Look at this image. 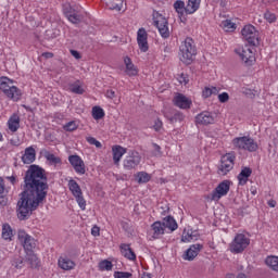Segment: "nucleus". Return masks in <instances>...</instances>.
<instances>
[{
    "mask_svg": "<svg viewBox=\"0 0 278 278\" xmlns=\"http://www.w3.org/2000/svg\"><path fill=\"white\" fill-rule=\"evenodd\" d=\"M124 64L126 66L125 74L128 75V77H137L138 67L134 64V62H131V58L125 56Z\"/></svg>",
    "mask_w": 278,
    "mask_h": 278,
    "instance_id": "6ab92c4d",
    "label": "nucleus"
},
{
    "mask_svg": "<svg viewBox=\"0 0 278 278\" xmlns=\"http://www.w3.org/2000/svg\"><path fill=\"white\" fill-rule=\"evenodd\" d=\"M151 230H152V240H160V238L164 236L166 228L164 227L162 222L157 220L151 225Z\"/></svg>",
    "mask_w": 278,
    "mask_h": 278,
    "instance_id": "dca6fc26",
    "label": "nucleus"
},
{
    "mask_svg": "<svg viewBox=\"0 0 278 278\" xmlns=\"http://www.w3.org/2000/svg\"><path fill=\"white\" fill-rule=\"evenodd\" d=\"M218 93V88L212 87L211 88V94H217Z\"/></svg>",
    "mask_w": 278,
    "mask_h": 278,
    "instance_id": "0e129e2a",
    "label": "nucleus"
},
{
    "mask_svg": "<svg viewBox=\"0 0 278 278\" xmlns=\"http://www.w3.org/2000/svg\"><path fill=\"white\" fill-rule=\"evenodd\" d=\"M70 90L74 94H84V88H81V86H79L78 81L70 85Z\"/></svg>",
    "mask_w": 278,
    "mask_h": 278,
    "instance_id": "a19ab883",
    "label": "nucleus"
},
{
    "mask_svg": "<svg viewBox=\"0 0 278 278\" xmlns=\"http://www.w3.org/2000/svg\"><path fill=\"white\" fill-rule=\"evenodd\" d=\"M7 179L14 186L16 184V176H8Z\"/></svg>",
    "mask_w": 278,
    "mask_h": 278,
    "instance_id": "680f3d73",
    "label": "nucleus"
},
{
    "mask_svg": "<svg viewBox=\"0 0 278 278\" xmlns=\"http://www.w3.org/2000/svg\"><path fill=\"white\" fill-rule=\"evenodd\" d=\"M153 21L155 27H157L162 38H168L170 36V30H168V21L160 12H153Z\"/></svg>",
    "mask_w": 278,
    "mask_h": 278,
    "instance_id": "0eeeda50",
    "label": "nucleus"
},
{
    "mask_svg": "<svg viewBox=\"0 0 278 278\" xmlns=\"http://www.w3.org/2000/svg\"><path fill=\"white\" fill-rule=\"evenodd\" d=\"M45 157L48 162H50V164H62V159H60L59 156H55V154H52L51 152H46L45 153Z\"/></svg>",
    "mask_w": 278,
    "mask_h": 278,
    "instance_id": "e433bc0d",
    "label": "nucleus"
},
{
    "mask_svg": "<svg viewBox=\"0 0 278 278\" xmlns=\"http://www.w3.org/2000/svg\"><path fill=\"white\" fill-rule=\"evenodd\" d=\"M12 227L9 224L2 226V238L3 240H12Z\"/></svg>",
    "mask_w": 278,
    "mask_h": 278,
    "instance_id": "c9c22d12",
    "label": "nucleus"
},
{
    "mask_svg": "<svg viewBox=\"0 0 278 278\" xmlns=\"http://www.w3.org/2000/svg\"><path fill=\"white\" fill-rule=\"evenodd\" d=\"M241 35L243 40H247L252 47L260 45V35L253 25H245L241 30Z\"/></svg>",
    "mask_w": 278,
    "mask_h": 278,
    "instance_id": "6e6552de",
    "label": "nucleus"
},
{
    "mask_svg": "<svg viewBox=\"0 0 278 278\" xmlns=\"http://www.w3.org/2000/svg\"><path fill=\"white\" fill-rule=\"evenodd\" d=\"M141 160L142 156H140L138 151H130L124 160V168H126V170H134V168L140 165Z\"/></svg>",
    "mask_w": 278,
    "mask_h": 278,
    "instance_id": "9b49d317",
    "label": "nucleus"
},
{
    "mask_svg": "<svg viewBox=\"0 0 278 278\" xmlns=\"http://www.w3.org/2000/svg\"><path fill=\"white\" fill-rule=\"evenodd\" d=\"M141 278H151V274L144 273Z\"/></svg>",
    "mask_w": 278,
    "mask_h": 278,
    "instance_id": "69168bd1",
    "label": "nucleus"
},
{
    "mask_svg": "<svg viewBox=\"0 0 278 278\" xmlns=\"http://www.w3.org/2000/svg\"><path fill=\"white\" fill-rule=\"evenodd\" d=\"M112 267H113L112 263L108 260H104L99 263L100 270H112Z\"/></svg>",
    "mask_w": 278,
    "mask_h": 278,
    "instance_id": "37998d69",
    "label": "nucleus"
},
{
    "mask_svg": "<svg viewBox=\"0 0 278 278\" xmlns=\"http://www.w3.org/2000/svg\"><path fill=\"white\" fill-rule=\"evenodd\" d=\"M199 240V232L197 231H184L181 242H197Z\"/></svg>",
    "mask_w": 278,
    "mask_h": 278,
    "instance_id": "c756f323",
    "label": "nucleus"
},
{
    "mask_svg": "<svg viewBox=\"0 0 278 278\" xmlns=\"http://www.w3.org/2000/svg\"><path fill=\"white\" fill-rule=\"evenodd\" d=\"M58 266L62 270H73L75 268L76 264H75V261H73L68 257L60 256L58 260Z\"/></svg>",
    "mask_w": 278,
    "mask_h": 278,
    "instance_id": "412c9836",
    "label": "nucleus"
},
{
    "mask_svg": "<svg viewBox=\"0 0 278 278\" xmlns=\"http://www.w3.org/2000/svg\"><path fill=\"white\" fill-rule=\"evenodd\" d=\"M80 210H86V199H84V193L75 197Z\"/></svg>",
    "mask_w": 278,
    "mask_h": 278,
    "instance_id": "49530a36",
    "label": "nucleus"
},
{
    "mask_svg": "<svg viewBox=\"0 0 278 278\" xmlns=\"http://www.w3.org/2000/svg\"><path fill=\"white\" fill-rule=\"evenodd\" d=\"M162 224H163V227H165V229H169V231H175L177 230V227H178L177 222L173 216L165 217Z\"/></svg>",
    "mask_w": 278,
    "mask_h": 278,
    "instance_id": "cd10ccee",
    "label": "nucleus"
},
{
    "mask_svg": "<svg viewBox=\"0 0 278 278\" xmlns=\"http://www.w3.org/2000/svg\"><path fill=\"white\" fill-rule=\"evenodd\" d=\"M101 229L99 228V226H93L91 229V235H93L94 237L100 235Z\"/></svg>",
    "mask_w": 278,
    "mask_h": 278,
    "instance_id": "4d7b16f0",
    "label": "nucleus"
},
{
    "mask_svg": "<svg viewBox=\"0 0 278 278\" xmlns=\"http://www.w3.org/2000/svg\"><path fill=\"white\" fill-rule=\"evenodd\" d=\"M222 27L226 31H236V23L231 22V20L223 21Z\"/></svg>",
    "mask_w": 278,
    "mask_h": 278,
    "instance_id": "ea45409f",
    "label": "nucleus"
},
{
    "mask_svg": "<svg viewBox=\"0 0 278 278\" xmlns=\"http://www.w3.org/2000/svg\"><path fill=\"white\" fill-rule=\"evenodd\" d=\"M201 5V0H188L186 5V14H194Z\"/></svg>",
    "mask_w": 278,
    "mask_h": 278,
    "instance_id": "c85d7f7f",
    "label": "nucleus"
},
{
    "mask_svg": "<svg viewBox=\"0 0 278 278\" xmlns=\"http://www.w3.org/2000/svg\"><path fill=\"white\" fill-rule=\"evenodd\" d=\"M65 16L70 23H73L74 25H78V23L81 21V15L73 13V11H66Z\"/></svg>",
    "mask_w": 278,
    "mask_h": 278,
    "instance_id": "72a5a7b5",
    "label": "nucleus"
},
{
    "mask_svg": "<svg viewBox=\"0 0 278 278\" xmlns=\"http://www.w3.org/2000/svg\"><path fill=\"white\" fill-rule=\"evenodd\" d=\"M264 18L266 20L267 23H275L277 21V16L270 11H266L264 13Z\"/></svg>",
    "mask_w": 278,
    "mask_h": 278,
    "instance_id": "c03bdc74",
    "label": "nucleus"
},
{
    "mask_svg": "<svg viewBox=\"0 0 278 278\" xmlns=\"http://www.w3.org/2000/svg\"><path fill=\"white\" fill-rule=\"evenodd\" d=\"M174 10H176L179 16H184V12H186V3L181 0H177L174 3Z\"/></svg>",
    "mask_w": 278,
    "mask_h": 278,
    "instance_id": "4c0bfd02",
    "label": "nucleus"
},
{
    "mask_svg": "<svg viewBox=\"0 0 278 278\" xmlns=\"http://www.w3.org/2000/svg\"><path fill=\"white\" fill-rule=\"evenodd\" d=\"M71 54H72L73 58H75L76 60H81V54H79V51H77V50H71Z\"/></svg>",
    "mask_w": 278,
    "mask_h": 278,
    "instance_id": "13d9d810",
    "label": "nucleus"
},
{
    "mask_svg": "<svg viewBox=\"0 0 278 278\" xmlns=\"http://www.w3.org/2000/svg\"><path fill=\"white\" fill-rule=\"evenodd\" d=\"M114 277L115 278H131L132 274L129 271H115Z\"/></svg>",
    "mask_w": 278,
    "mask_h": 278,
    "instance_id": "09e8293b",
    "label": "nucleus"
},
{
    "mask_svg": "<svg viewBox=\"0 0 278 278\" xmlns=\"http://www.w3.org/2000/svg\"><path fill=\"white\" fill-rule=\"evenodd\" d=\"M185 118H186V116L184 115V113H181V112H176V113L174 114V116H172V117L169 118V122H170V123H181Z\"/></svg>",
    "mask_w": 278,
    "mask_h": 278,
    "instance_id": "79ce46f5",
    "label": "nucleus"
},
{
    "mask_svg": "<svg viewBox=\"0 0 278 278\" xmlns=\"http://www.w3.org/2000/svg\"><path fill=\"white\" fill-rule=\"evenodd\" d=\"M46 58H53V53H45Z\"/></svg>",
    "mask_w": 278,
    "mask_h": 278,
    "instance_id": "774afa93",
    "label": "nucleus"
},
{
    "mask_svg": "<svg viewBox=\"0 0 278 278\" xmlns=\"http://www.w3.org/2000/svg\"><path fill=\"white\" fill-rule=\"evenodd\" d=\"M231 186V181L224 180L222 181L215 190L211 193L212 201H219L222 197H226L228 194Z\"/></svg>",
    "mask_w": 278,
    "mask_h": 278,
    "instance_id": "f8f14e48",
    "label": "nucleus"
},
{
    "mask_svg": "<svg viewBox=\"0 0 278 278\" xmlns=\"http://www.w3.org/2000/svg\"><path fill=\"white\" fill-rule=\"evenodd\" d=\"M23 164H34L36 162V149L34 147H28L24 150L22 155Z\"/></svg>",
    "mask_w": 278,
    "mask_h": 278,
    "instance_id": "a211bd4d",
    "label": "nucleus"
},
{
    "mask_svg": "<svg viewBox=\"0 0 278 278\" xmlns=\"http://www.w3.org/2000/svg\"><path fill=\"white\" fill-rule=\"evenodd\" d=\"M265 264L271 268V270H275L278 273V256H268L265 260Z\"/></svg>",
    "mask_w": 278,
    "mask_h": 278,
    "instance_id": "473e14b6",
    "label": "nucleus"
},
{
    "mask_svg": "<svg viewBox=\"0 0 278 278\" xmlns=\"http://www.w3.org/2000/svg\"><path fill=\"white\" fill-rule=\"evenodd\" d=\"M232 144L235 149H238L239 151H249L250 153H253L257 151V142L253 140L251 137H237L232 139Z\"/></svg>",
    "mask_w": 278,
    "mask_h": 278,
    "instance_id": "20e7f679",
    "label": "nucleus"
},
{
    "mask_svg": "<svg viewBox=\"0 0 278 278\" xmlns=\"http://www.w3.org/2000/svg\"><path fill=\"white\" fill-rule=\"evenodd\" d=\"M173 103L176 108H179L180 110H190L192 105V100H190L182 93H177L173 99Z\"/></svg>",
    "mask_w": 278,
    "mask_h": 278,
    "instance_id": "2eb2a0df",
    "label": "nucleus"
},
{
    "mask_svg": "<svg viewBox=\"0 0 278 278\" xmlns=\"http://www.w3.org/2000/svg\"><path fill=\"white\" fill-rule=\"evenodd\" d=\"M26 262L29 264L30 268H40V261L34 252L26 253Z\"/></svg>",
    "mask_w": 278,
    "mask_h": 278,
    "instance_id": "a878e982",
    "label": "nucleus"
},
{
    "mask_svg": "<svg viewBox=\"0 0 278 278\" xmlns=\"http://www.w3.org/2000/svg\"><path fill=\"white\" fill-rule=\"evenodd\" d=\"M195 123L198 125H212L214 123V116L210 112H202L195 116Z\"/></svg>",
    "mask_w": 278,
    "mask_h": 278,
    "instance_id": "aec40b11",
    "label": "nucleus"
},
{
    "mask_svg": "<svg viewBox=\"0 0 278 278\" xmlns=\"http://www.w3.org/2000/svg\"><path fill=\"white\" fill-rule=\"evenodd\" d=\"M92 116L94 121H101L105 116V111L101 109V106H93L92 108Z\"/></svg>",
    "mask_w": 278,
    "mask_h": 278,
    "instance_id": "f704fd0d",
    "label": "nucleus"
},
{
    "mask_svg": "<svg viewBox=\"0 0 278 278\" xmlns=\"http://www.w3.org/2000/svg\"><path fill=\"white\" fill-rule=\"evenodd\" d=\"M268 205H269V207H276V206H277V201H275V200H269V201H268Z\"/></svg>",
    "mask_w": 278,
    "mask_h": 278,
    "instance_id": "e2e57ef3",
    "label": "nucleus"
},
{
    "mask_svg": "<svg viewBox=\"0 0 278 278\" xmlns=\"http://www.w3.org/2000/svg\"><path fill=\"white\" fill-rule=\"evenodd\" d=\"M148 39H149V34L147 33V30L144 28H139L137 31V42L142 53H147V51H149Z\"/></svg>",
    "mask_w": 278,
    "mask_h": 278,
    "instance_id": "ddd939ff",
    "label": "nucleus"
},
{
    "mask_svg": "<svg viewBox=\"0 0 278 278\" xmlns=\"http://www.w3.org/2000/svg\"><path fill=\"white\" fill-rule=\"evenodd\" d=\"M253 169L250 167H243L240 174L238 175L239 186H245L247 181H249V176L252 175Z\"/></svg>",
    "mask_w": 278,
    "mask_h": 278,
    "instance_id": "393cba45",
    "label": "nucleus"
},
{
    "mask_svg": "<svg viewBox=\"0 0 278 278\" xmlns=\"http://www.w3.org/2000/svg\"><path fill=\"white\" fill-rule=\"evenodd\" d=\"M0 205L2 207L8 205V189H5V182L2 177H0Z\"/></svg>",
    "mask_w": 278,
    "mask_h": 278,
    "instance_id": "b1692460",
    "label": "nucleus"
},
{
    "mask_svg": "<svg viewBox=\"0 0 278 278\" xmlns=\"http://www.w3.org/2000/svg\"><path fill=\"white\" fill-rule=\"evenodd\" d=\"M87 142H89V144H93L97 149H101V147H103V144H101V142L94 137H87Z\"/></svg>",
    "mask_w": 278,
    "mask_h": 278,
    "instance_id": "de8ad7c7",
    "label": "nucleus"
},
{
    "mask_svg": "<svg viewBox=\"0 0 278 278\" xmlns=\"http://www.w3.org/2000/svg\"><path fill=\"white\" fill-rule=\"evenodd\" d=\"M68 162L73 166L74 170L78 173V175H86V164L84 160L79 157V155H70Z\"/></svg>",
    "mask_w": 278,
    "mask_h": 278,
    "instance_id": "4468645a",
    "label": "nucleus"
},
{
    "mask_svg": "<svg viewBox=\"0 0 278 278\" xmlns=\"http://www.w3.org/2000/svg\"><path fill=\"white\" fill-rule=\"evenodd\" d=\"M113 151V161L114 164L118 165V162H121V157L127 153V149L121 147V146H114L112 148Z\"/></svg>",
    "mask_w": 278,
    "mask_h": 278,
    "instance_id": "5701e85b",
    "label": "nucleus"
},
{
    "mask_svg": "<svg viewBox=\"0 0 278 278\" xmlns=\"http://www.w3.org/2000/svg\"><path fill=\"white\" fill-rule=\"evenodd\" d=\"M105 96H106L108 99H114V97H116V92L112 89H109V90H106Z\"/></svg>",
    "mask_w": 278,
    "mask_h": 278,
    "instance_id": "6e6d98bb",
    "label": "nucleus"
},
{
    "mask_svg": "<svg viewBox=\"0 0 278 278\" xmlns=\"http://www.w3.org/2000/svg\"><path fill=\"white\" fill-rule=\"evenodd\" d=\"M218 100L220 103H227L229 101V93L223 92L218 96Z\"/></svg>",
    "mask_w": 278,
    "mask_h": 278,
    "instance_id": "8fccbe9b",
    "label": "nucleus"
},
{
    "mask_svg": "<svg viewBox=\"0 0 278 278\" xmlns=\"http://www.w3.org/2000/svg\"><path fill=\"white\" fill-rule=\"evenodd\" d=\"M243 94H245V97H255V93H253L251 89H244Z\"/></svg>",
    "mask_w": 278,
    "mask_h": 278,
    "instance_id": "052dcab7",
    "label": "nucleus"
},
{
    "mask_svg": "<svg viewBox=\"0 0 278 278\" xmlns=\"http://www.w3.org/2000/svg\"><path fill=\"white\" fill-rule=\"evenodd\" d=\"M8 125H9V129L10 131H18V127H21V117L16 114H13L9 122H8Z\"/></svg>",
    "mask_w": 278,
    "mask_h": 278,
    "instance_id": "bb28decb",
    "label": "nucleus"
},
{
    "mask_svg": "<svg viewBox=\"0 0 278 278\" xmlns=\"http://www.w3.org/2000/svg\"><path fill=\"white\" fill-rule=\"evenodd\" d=\"M45 169L38 165H30L24 176L23 192L16 203L18 220H29L31 214L38 210L40 203L47 199L49 184Z\"/></svg>",
    "mask_w": 278,
    "mask_h": 278,
    "instance_id": "f257e3e1",
    "label": "nucleus"
},
{
    "mask_svg": "<svg viewBox=\"0 0 278 278\" xmlns=\"http://www.w3.org/2000/svg\"><path fill=\"white\" fill-rule=\"evenodd\" d=\"M163 123L160 118H157L155 122H154V125H153V129H155L156 131H162V127H163Z\"/></svg>",
    "mask_w": 278,
    "mask_h": 278,
    "instance_id": "3c124183",
    "label": "nucleus"
},
{
    "mask_svg": "<svg viewBox=\"0 0 278 278\" xmlns=\"http://www.w3.org/2000/svg\"><path fill=\"white\" fill-rule=\"evenodd\" d=\"M179 84H185V86L188 84V81H190V79L188 78V75L186 74H181L178 78Z\"/></svg>",
    "mask_w": 278,
    "mask_h": 278,
    "instance_id": "603ef678",
    "label": "nucleus"
},
{
    "mask_svg": "<svg viewBox=\"0 0 278 278\" xmlns=\"http://www.w3.org/2000/svg\"><path fill=\"white\" fill-rule=\"evenodd\" d=\"M179 51L180 60L184 62V64L194 62L197 47L194 46V40H192V38L187 37L180 45Z\"/></svg>",
    "mask_w": 278,
    "mask_h": 278,
    "instance_id": "f03ea898",
    "label": "nucleus"
},
{
    "mask_svg": "<svg viewBox=\"0 0 278 278\" xmlns=\"http://www.w3.org/2000/svg\"><path fill=\"white\" fill-rule=\"evenodd\" d=\"M77 123H75L74 121H72V122H68L67 124H65L64 126H63V129L65 130V131H75L76 129H77Z\"/></svg>",
    "mask_w": 278,
    "mask_h": 278,
    "instance_id": "a18cd8bd",
    "label": "nucleus"
},
{
    "mask_svg": "<svg viewBox=\"0 0 278 278\" xmlns=\"http://www.w3.org/2000/svg\"><path fill=\"white\" fill-rule=\"evenodd\" d=\"M201 251H203V244L197 243L190 245V248L186 251L185 260H188V262H192V260H194V257H197V255H199Z\"/></svg>",
    "mask_w": 278,
    "mask_h": 278,
    "instance_id": "f3484780",
    "label": "nucleus"
},
{
    "mask_svg": "<svg viewBox=\"0 0 278 278\" xmlns=\"http://www.w3.org/2000/svg\"><path fill=\"white\" fill-rule=\"evenodd\" d=\"M68 188H70L73 197H79V194H83L79 184H77V181H75V180L68 181Z\"/></svg>",
    "mask_w": 278,
    "mask_h": 278,
    "instance_id": "2f4dec72",
    "label": "nucleus"
},
{
    "mask_svg": "<svg viewBox=\"0 0 278 278\" xmlns=\"http://www.w3.org/2000/svg\"><path fill=\"white\" fill-rule=\"evenodd\" d=\"M137 181L138 184H148V181H151V175L147 172H139L137 174Z\"/></svg>",
    "mask_w": 278,
    "mask_h": 278,
    "instance_id": "58836bf2",
    "label": "nucleus"
},
{
    "mask_svg": "<svg viewBox=\"0 0 278 278\" xmlns=\"http://www.w3.org/2000/svg\"><path fill=\"white\" fill-rule=\"evenodd\" d=\"M235 52L247 66H253V63L255 62V52H253V48L244 46L243 48L236 49Z\"/></svg>",
    "mask_w": 278,
    "mask_h": 278,
    "instance_id": "1a4fd4ad",
    "label": "nucleus"
},
{
    "mask_svg": "<svg viewBox=\"0 0 278 278\" xmlns=\"http://www.w3.org/2000/svg\"><path fill=\"white\" fill-rule=\"evenodd\" d=\"M12 84H13L12 79L8 77H1L0 90H2V92H4V94L9 99H12L13 101H18V99H21V90H18V88Z\"/></svg>",
    "mask_w": 278,
    "mask_h": 278,
    "instance_id": "7ed1b4c3",
    "label": "nucleus"
},
{
    "mask_svg": "<svg viewBox=\"0 0 278 278\" xmlns=\"http://www.w3.org/2000/svg\"><path fill=\"white\" fill-rule=\"evenodd\" d=\"M17 238L22 241L26 253H34V250L36 249V240L31 238V236L27 235L25 230H18Z\"/></svg>",
    "mask_w": 278,
    "mask_h": 278,
    "instance_id": "9d476101",
    "label": "nucleus"
},
{
    "mask_svg": "<svg viewBox=\"0 0 278 278\" xmlns=\"http://www.w3.org/2000/svg\"><path fill=\"white\" fill-rule=\"evenodd\" d=\"M12 266H14L15 268H22L23 267V260L18 258L16 261H13Z\"/></svg>",
    "mask_w": 278,
    "mask_h": 278,
    "instance_id": "5fc2aeb1",
    "label": "nucleus"
},
{
    "mask_svg": "<svg viewBox=\"0 0 278 278\" xmlns=\"http://www.w3.org/2000/svg\"><path fill=\"white\" fill-rule=\"evenodd\" d=\"M121 249V253L123 256L126 257V260H130L131 262H134L136 260V252H134V250H131V247L127 243H122L119 245Z\"/></svg>",
    "mask_w": 278,
    "mask_h": 278,
    "instance_id": "4be33fe9",
    "label": "nucleus"
},
{
    "mask_svg": "<svg viewBox=\"0 0 278 278\" xmlns=\"http://www.w3.org/2000/svg\"><path fill=\"white\" fill-rule=\"evenodd\" d=\"M251 244V239L247 238L243 233L236 235L235 239L230 243L231 253H242L247 247Z\"/></svg>",
    "mask_w": 278,
    "mask_h": 278,
    "instance_id": "423d86ee",
    "label": "nucleus"
},
{
    "mask_svg": "<svg viewBox=\"0 0 278 278\" xmlns=\"http://www.w3.org/2000/svg\"><path fill=\"white\" fill-rule=\"evenodd\" d=\"M106 5L109 10L121 12L123 10V0H106Z\"/></svg>",
    "mask_w": 278,
    "mask_h": 278,
    "instance_id": "7c9ffc66",
    "label": "nucleus"
},
{
    "mask_svg": "<svg viewBox=\"0 0 278 278\" xmlns=\"http://www.w3.org/2000/svg\"><path fill=\"white\" fill-rule=\"evenodd\" d=\"M202 96L204 97V99H210V97L212 96V89L210 87L204 88V90L202 91Z\"/></svg>",
    "mask_w": 278,
    "mask_h": 278,
    "instance_id": "864d4df0",
    "label": "nucleus"
},
{
    "mask_svg": "<svg viewBox=\"0 0 278 278\" xmlns=\"http://www.w3.org/2000/svg\"><path fill=\"white\" fill-rule=\"evenodd\" d=\"M153 149L156 151V155H162V148L157 143H153Z\"/></svg>",
    "mask_w": 278,
    "mask_h": 278,
    "instance_id": "bf43d9fd",
    "label": "nucleus"
},
{
    "mask_svg": "<svg viewBox=\"0 0 278 278\" xmlns=\"http://www.w3.org/2000/svg\"><path fill=\"white\" fill-rule=\"evenodd\" d=\"M236 162V154L232 152L226 153L225 155L222 156L220 160V165L218 166L217 173L225 177L227 173L230 170H233V164Z\"/></svg>",
    "mask_w": 278,
    "mask_h": 278,
    "instance_id": "39448f33",
    "label": "nucleus"
},
{
    "mask_svg": "<svg viewBox=\"0 0 278 278\" xmlns=\"http://www.w3.org/2000/svg\"><path fill=\"white\" fill-rule=\"evenodd\" d=\"M237 278H247V275H244V274H239V275L237 276Z\"/></svg>",
    "mask_w": 278,
    "mask_h": 278,
    "instance_id": "338daca9",
    "label": "nucleus"
}]
</instances>
